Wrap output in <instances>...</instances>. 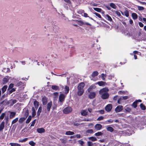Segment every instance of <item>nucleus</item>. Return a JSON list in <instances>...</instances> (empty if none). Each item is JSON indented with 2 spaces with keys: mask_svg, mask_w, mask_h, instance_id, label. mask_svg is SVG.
Masks as SVG:
<instances>
[{
  "mask_svg": "<svg viewBox=\"0 0 146 146\" xmlns=\"http://www.w3.org/2000/svg\"><path fill=\"white\" fill-rule=\"evenodd\" d=\"M108 89L107 88H104L100 90L99 94L101 96L102 99H106L109 98V94L108 93Z\"/></svg>",
  "mask_w": 146,
  "mask_h": 146,
  "instance_id": "f257e3e1",
  "label": "nucleus"
},
{
  "mask_svg": "<svg viewBox=\"0 0 146 146\" xmlns=\"http://www.w3.org/2000/svg\"><path fill=\"white\" fill-rule=\"evenodd\" d=\"M85 86L84 83L83 82H82L79 84L78 86V92H77V94L78 96H81L83 94L84 92V88Z\"/></svg>",
  "mask_w": 146,
  "mask_h": 146,
  "instance_id": "f03ea898",
  "label": "nucleus"
},
{
  "mask_svg": "<svg viewBox=\"0 0 146 146\" xmlns=\"http://www.w3.org/2000/svg\"><path fill=\"white\" fill-rule=\"evenodd\" d=\"M72 110V108L71 107H68L65 108L63 110V111L65 114H68L71 112Z\"/></svg>",
  "mask_w": 146,
  "mask_h": 146,
  "instance_id": "7ed1b4c3",
  "label": "nucleus"
},
{
  "mask_svg": "<svg viewBox=\"0 0 146 146\" xmlns=\"http://www.w3.org/2000/svg\"><path fill=\"white\" fill-rule=\"evenodd\" d=\"M88 94V97L90 99H93L96 96V93L95 92H90Z\"/></svg>",
  "mask_w": 146,
  "mask_h": 146,
  "instance_id": "20e7f679",
  "label": "nucleus"
},
{
  "mask_svg": "<svg viewBox=\"0 0 146 146\" xmlns=\"http://www.w3.org/2000/svg\"><path fill=\"white\" fill-rule=\"evenodd\" d=\"M65 96H66L62 94H60L59 96V101L62 104L64 101Z\"/></svg>",
  "mask_w": 146,
  "mask_h": 146,
  "instance_id": "39448f33",
  "label": "nucleus"
},
{
  "mask_svg": "<svg viewBox=\"0 0 146 146\" xmlns=\"http://www.w3.org/2000/svg\"><path fill=\"white\" fill-rule=\"evenodd\" d=\"M112 105L111 104H109L106 106L105 109L107 112H109L111 110L112 108Z\"/></svg>",
  "mask_w": 146,
  "mask_h": 146,
  "instance_id": "423d86ee",
  "label": "nucleus"
},
{
  "mask_svg": "<svg viewBox=\"0 0 146 146\" xmlns=\"http://www.w3.org/2000/svg\"><path fill=\"white\" fill-rule=\"evenodd\" d=\"M123 109V107L122 106H119L116 107L115 109V111L116 112H120Z\"/></svg>",
  "mask_w": 146,
  "mask_h": 146,
  "instance_id": "0eeeda50",
  "label": "nucleus"
},
{
  "mask_svg": "<svg viewBox=\"0 0 146 146\" xmlns=\"http://www.w3.org/2000/svg\"><path fill=\"white\" fill-rule=\"evenodd\" d=\"M10 78L8 76H6L3 79V84H6L10 79Z\"/></svg>",
  "mask_w": 146,
  "mask_h": 146,
  "instance_id": "6e6552de",
  "label": "nucleus"
},
{
  "mask_svg": "<svg viewBox=\"0 0 146 146\" xmlns=\"http://www.w3.org/2000/svg\"><path fill=\"white\" fill-rule=\"evenodd\" d=\"M104 16L105 18V19L110 22H111L113 20L111 17L109 15H108L106 14H104Z\"/></svg>",
  "mask_w": 146,
  "mask_h": 146,
  "instance_id": "1a4fd4ad",
  "label": "nucleus"
},
{
  "mask_svg": "<svg viewBox=\"0 0 146 146\" xmlns=\"http://www.w3.org/2000/svg\"><path fill=\"white\" fill-rule=\"evenodd\" d=\"M102 126L100 124H96L94 127L97 130H100L102 128Z\"/></svg>",
  "mask_w": 146,
  "mask_h": 146,
  "instance_id": "9d476101",
  "label": "nucleus"
},
{
  "mask_svg": "<svg viewBox=\"0 0 146 146\" xmlns=\"http://www.w3.org/2000/svg\"><path fill=\"white\" fill-rule=\"evenodd\" d=\"M96 88V86L94 84H92L90 86L89 88H88V92H91L92 90H94Z\"/></svg>",
  "mask_w": 146,
  "mask_h": 146,
  "instance_id": "9b49d317",
  "label": "nucleus"
},
{
  "mask_svg": "<svg viewBox=\"0 0 146 146\" xmlns=\"http://www.w3.org/2000/svg\"><path fill=\"white\" fill-rule=\"evenodd\" d=\"M42 100L43 105H45L46 104L47 102V98L45 96H44L42 98Z\"/></svg>",
  "mask_w": 146,
  "mask_h": 146,
  "instance_id": "f8f14e48",
  "label": "nucleus"
},
{
  "mask_svg": "<svg viewBox=\"0 0 146 146\" xmlns=\"http://www.w3.org/2000/svg\"><path fill=\"white\" fill-rule=\"evenodd\" d=\"M106 84V82L103 81H99L95 83L96 84H98L100 86H103Z\"/></svg>",
  "mask_w": 146,
  "mask_h": 146,
  "instance_id": "ddd939ff",
  "label": "nucleus"
},
{
  "mask_svg": "<svg viewBox=\"0 0 146 146\" xmlns=\"http://www.w3.org/2000/svg\"><path fill=\"white\" fill-rule=\"evenodd\" d=\"M52 106V102H50L48 103L47 105V109L48 111H50Z\"/></svg>",
  "mask_w": 146,
  "mask_h": 146,
  "instance_id": "4468645a",
  "label": "nucleus"
},
{
  "mask_svg": "<svg viewBox=\"0 0 146 146\" xmlns=\"http://www.w3.org/2000/svg\"><path fill=\"white\" fill-rule=\"evenodd\" d=\"M5 122L3 121L0 124V131H2L3 129H4L5 127Z\"/></svg>",
  "mask_w": 146,
  "mask_h": 146,
  "instance_id": "2eb2a0df",
  "label": "nucleus"
},
{
  "mask_svg": "<svg viewBox=\"0 0 146 146\" xmlns=\"http://www.w3.org/2000/svg\"><path fill=\"white\" fill-rule=\"evenodd\" d=\"M37 131L39 133H44L45 131V129L43 128H39L37 129Z\"/></svg>",
  "mask_w": 146,
  "mask_h": 146,
  "instance_id": "dca6fc26",
  "label": "nucleus"
},
{
  "mask_svg": "<svg viewBox=\"0 0 146 146\" xmlns=\"http://www.w3.org/2000/svg\"><path fill=\"white\" fill-rule=\"evenodd\" d=\"M107 75L106 74H102L99 76L100 77L102 78V80L105 81L106 80V77Z\"/></svg>",
  "mask_w": 146,
  "mask_h": 146,
  "instance_id": "f3484780",
  "label": "nucleus"
},
{
  "mask_svg": "<svg viewBox=\"0 0 146 146\" xmlns=\"http://www.w3.org/2000/svg\"><path fill=\"white\" fill-rule=\"evenodd\" d=\"M88 112L87 110H83L81 111V113L82 115L83 116H86Z\"/></svg>",
  "mask_w": 146,
  "mask_h": 146,
  "instance_id": "a211bd4d",
  "label": "nucleus"
},
{
  "mask_svg": "<svg viewBox=\"0 0 146 146\" xmlns=\"http://www.w3.org/2000/svg\"><path fill=\"white\" fill-rule=\"evenodd\" d=\"M93 9L94 10H95L98 12H102L103 13H104V11H102V9L100 8H98L94 7L93 8Z\"/></svg>",
  "mask_w": 146,
  "mask_h": 146,
  "instance_id": "6ab92c4d",
  "label": "nucleus"
},
{
  "mask_svg": "<svg viewBox=\"0 0 146 146\" xmlns=\"http://www.w3.org/2000/svg\"><path fill=\"white\" fill-rule=\"evenodd\" d=\"M121 13L122 15H125L126 17H128L129 16V12L127 11H125L123 13L121 12Z\"/></svg>",
  "mask_w": 146,
  "mask_h": 146,
  "instance_id": "aec40b11",
  "label": "nucleus"
},
{
  "mask_svg": "<svg viewBox=\"0 0 146 146\" xmlns=\"http://www.w3.org/2000/svg\"><path fill=\"white\" fill-rule=\"evenodd\" d=\"M124 109L125 111L127 112H130L131 110V109L129 106H127L125 107Z\"/></svg>",
  "mask_w": 146,
  "mask_h": 146,
  "instance_id": "412c9836",
  "label": "nucleus"
},
{
  "mask_svg": "<svg viewBox=\"0 0 146 146\" xmlns=\"http://www.w3.org/2000/svg\"><path fill=\"white\" fill-rule=\"evenodd\" d=\"M34 104L36 109H37L39 106V104L38 102L36 100L34 101Z\"/></svg>",
  "mask_w": 146,
  "mask_h": 146,
  "instance_id": "4be33fe9",
  "label": "nucleus"
},
{
  "mask_svg": "<svg viewBox=\"0 0 146 146\" xmlns=\"http://www.w3.org/2000/svg\"><path fill=\"white\" fill-rule=\"evenodd\" d=\"M16 113L13 112H11L10 118V119L13 118L15 115Z\"/></svg>",
  "mask_w": 146,
  "mask_h": 146,
  "instance_id": "5701e85b",
  "label": "nucleus"
},
{
  "mask_svg": "<svg viewBox=\"0 0 146 146\" xmlns=\"http://www.w3.org/2000/svg\"><path fill=\"white\" fill-rule=\"evenodd\" d=\"M7 88V85L4 86L2 88V93H4L6 90Z\"/></svg>",
  "mask_w": 146,
  "mask_h": 146,
  "instance_id": "b1692460",
  "label": "nucleus"
},
{
  "mask_svg": "<svg viewBox=\"0 0 146 146\" xmlns=\"http://www.w3.org/2000/svg\"><path fill=\"white\" fill-rule=\"evenodd\" d=\"M98 74V72L97 71H95L92 73V76L94 77L97 76Z\"/></svg>",
  "mask_w": 146,
  "mask_h": 146,
  "instance_id": "393cba45",
  "label": "nucleus"
},
{
  "mask_svg": "<svg viewBox=\"0 0 146 146\" xmlns=\"http://www.w3.org/2000/svg\"><path fill=\"white\" fill-rule=\"evenodd\" d=\"M74 134V133L73 132L70 131H67L66 133V134L67 135H72Z\"/></svg>",
  "mask_w": 146,
  "mask_h": 146,
  "instance_id": "a878e982",
  "label": "nucleus"
},
{
  "mask_svg": "<svg viewBox=\"0 0 146 146\" xmlns=\"http://www.w3.org/2000/svg\"><path fill=\"white\" fill-rule=\"evenodd\" d=\"M3 71L5 72H9L10 71V70L8 68H4L3 70Z\"/></svg>",
  "mask_w": 146,
  "mask_h": 146,
  "instance_id": "bb28decb",
  "label": "nucleus"
},
{
  "mask_svg": "<svg viewBox=\"0 0 146 146\" xmlns=\"http://www.w3.org/2000/svg\"><path fill=\"white\" fill-rule=\"evenodd\" d=\"M69 90V87L68 86H65L64 91H65V93L66 94H67V93H68Z\"/></svg>",
  "mask_w": 146,
  "mask_h": 146,
  "instance_id": "cd10ccee",
  "label": "nucleus"
},
{
  "mask_svg": "<svg viewBox=\"0 0 146 146\" xmlns=\"http://www.w3.org/2000/svg\"><path fill=\"white\" fill-rule=\"evenodd\" d=\"M9 145L11 146H21L20 144L17 143H9Z\"/></svg>",
  "mask_w": 146,
  "mask_h": 146,
  "instance_id": "c85d7f7f",
  "label": "nucleus"
},
{
  "mask_svg": "<svg viewBox=\"0 0 146 146\" xmlns=\"http://www.w3.org/2000/svg\"><path fill=\"white\" fill-rule=\"evenodd\" d=\"M107 130L108 131L110 132H112L113 131V129L111 127H108L106 128Z\"/></svg>",
  "mask_w": 146,
  "mask_h": 146,
  "instance_id": "c756f323",
  "label": "nucleus"
},
{
  "mask_svg": "<svg viewBox=\"0 0 146 146\" xmlns=\"http://www.w3.org/2000/svg\"><path fill=\"white\" fill-rule=\"evenodd\" d=\"M89 139L91 140L92 141H94L97 140V138L94 137H90L88 138Z\"/></svg>",
  "mask_w": 146,
  "mask_h": 146,
  "instance_id": "7c9ffc66",
  "label": "nucleus"
},
{
  "mask_svg": "<svg viewBox=\"0 0 146 146\" xmlns=\"http://www.w3.org/2000/svg\"><path fill=\"white\" fill-rule=\"evenodd\" d=\"M52 88L55 90H59L58 86L56 85H53L52 86Z\"/></svg>",
  "mask_w": 146,
  "mask_h": 146,
  "instance_id": "2f4dec72",
  "label": "nucleus"
},
{
  "mask_svg": "<svg viewBox=\"0 0 146 146\" xmlns=\"http://www.w3.org/2000/svg\"><path fill=\"white\" fill-rule=\"evenodd\" d=\"M110 6L112 8L116 9L117 8V6L113 3H111L110 4Z\"/></svg>",
  "mask_w": 146,
  "mask_h": 146,
  "instance_id": "473e14b6",
  "label": "nucleus"
},
{
  "mask_svg": "<svg viewBox=\"0 0 146 146\" xmlns=\"http://www.w3.org/2000/svg\"><path fill=\"white\" fill-rule=\"evenodd\" d=\"M26 118L27 117H26L21 118L19 120V122L20 123H22L25 121Z\"/></svg>",
  "mask_w": 146,
  "mask_h": 146,
  "instance_id": "72a5a7b5",
  "label": "nucleus"
},
{
  "mask_svg": "<svg viewBox=\"0 0 146 146\" xmlns=\"http://www.w3.org/2000/svg\"><path fill=\"white\" fill-rule=\"evenodd\" d=\"M133 18L134 19H135L137 18V14L135 13H133L132 14Z\"/></svg>",
  "mask_w": 146,
  "mask_h": 146,
  "instance_id": "f704fd0d",
  "label": "nucleus"
},
{
  "mask_svg": "<svg viewBox=\"0 0 146 146\" xmlns=\"http://www.w3.org/2000/svg\"><path fill=\"white\" fill-rule=\"evenodd\" d=\"M32 115L33 117L35 116L36 115V112L34 107L32 108Z\"/></svg>",
  "mask_w": 146,
  "mask_h": 146,
  "instance_id": "c9c22d12",
  "label": "nucleus"
},
{
  "mask_svg": "<svg viewBox=\"0 0 146 146\" xmlns=\"http://www.w3.org/2000/svg\"><path fill=\"white\" fill-rule=\"evenodd\" d=\"M42 108L41 107H40L39 108V109L38 110V111H37V115H38V116H39L40 113L41 112V111H42Z\"/></svg>",
  "mask_w": 146,
  "mask_h": 146,
  "instance_id": "e433bc0d",
  "label": "nucleus"
},
{
  "mask_svg": "<svg viewBox=\"0 0 146 146\" xmlns=\"http://www.w3.org/2000/svg\"><path fill=\"white\" fill-rule=\"evenodd\" d=\"M32 118L31 116H29L26 120V123H28L30 121Z\"/></svg>",
  "mask_w": 146,
  "mask_h": 146,
  "instance_id": "4c0bfd02",
  "label": "nucleus"
},
{
  "mask_svg": "<svg viewBox=\"0 0 146 146\" xmlns=\"http://www.w3.org/2000/svg\"><path fill=\"white\" fill-rule=\"evenodd\" d=\"M102 134L103 133L101 132H98L95 133V135L97 136H99L102 135Z\"/></svg>",
  "mask_w": 146,
  "mask_h": 146,
  "instance_id": "58836bf2",
  "label": "nucleus"
},
{
  "mask_svg": "<svg viewBox=\"0 0 146 146\" xmlns=\"http://www.w3.org/2000/svg\"><path fill=\"white\" fill-rule=\"evenodd\" d=\"M14 84L12 83H11L10 84L9 86L8 89H7L8 90H9L13 88V87Z\"/></svg>",
  "mask_w": 146,
  "mask_h": 146,
  "instance_id": "ea45409f",
  "label": "nucleus"
},
{
  "mask_svg": "<svg viewBox=\"0 0 146 146\" xmlns=\"http://www.w3.org/2000/svg\"><path fill=\"white\" fill-rule=\"evenodd\" d=\"M28 138H25L23 139H21L19 140V142H24L27 141L28 140Z\"/></svg>",
  "mask_w": 146,
  "mask_h": 146,
  "instance_id": "a19ab883",
  "label": "nucleus"
},
{
  "mask_svg": "<svg viewBox=\"0 0 146 146\" xmlns=\"http://www.w3.org/2000/svg\"><path fill=\"white\" fill-rule=\"evenodd\" d=\"M137 101H135L133 103L132 106L135 108H136L137 106Z\"/></svg>",
  "mask_w": 146,
  "mask_h": 146,
  "instance_id": "79ce46f5",
  "label": "nucleus"
},
{
  "mask_svg": "<svg viewBox=\"0 0 146 146\" xmlns=\"http://www.w3.org/2000/svg\"><path fill=\"white\" fill-rule=\"evenodd\" d=\"M6 115V113H2L1 115L0 116V119H3L4 118L5 116Z\"/></svg>",
  "mask_w": 146,
  "mask_h": 146,
  "instance_id": "37998d69",
  "label": "nucleus"
},
{
  "mask_svg": "<svg viewBox=\"0 0 146 146\" xmlns=\"http://www.w3.org/2000/svg\"><path fill=\"white\" fill-rule=\"evenodd\" d=\"M18 118L17 117L13 120L12 122V125L16 123L18 121Z\"/></svg>",
  "mask_w": 146,
  "mask_h": 146,
  "instance_id": "c03bdc74",
  "label": "nucleus"
},
{
  "mask_svg": "<svg viewBox=\"0 0 146 146\" xmlns=\"http://www.w3.org/2000/svg\"><path fill=\"white\" fill-rule=\"evenodd\" d=\"M29 144L31 146H35L36 144V143L33 141H30L29 143Z\"/></svg>",
  "mask_w": 146,
  "mask_h": 146,
  "instance_id": "a18cd8bd",
  "label": "nucleus"
},
{
  "mask_svg": "<svg viewBox=\"0 0 146 146\" xmlns=\"http://www.w3.org/2000/svg\"><path fill=\"white\" fill-rule=\"evenodd\" d=\"M114 120L112 119H109L106 121V124H108V123H111L113 122Z\"/></svg>",
  "mask_w": 146,
  "mask_h": 146,
  "instance_id": "49530a36",
  "label": "nucleus"
},
{
  "mask_svg": "<svg viewBox=\"0 0 146 146\" xmlns=\"http://www.w3.org/2000/svg\"><path fill=\"white\" fill-rule=\"evenodd\" d=\"M81 23L83 25H87L91 26V25L88 22H81Z\"/></svg>",
  "mask_w": 146,
  "mask_h": 146,
  "instance_id": "de8ad7c7",
  "label": "nucleus"
},
{
  "mask_svg": "<svg viewBox=\"0 0 146 146\" xmlns=\"http://www.w3.org/2000/svg\"><path fill=\"white\" fill-rule=\"evenodd\" d=\"M138 10L139 11H142L144 9V8L143 7L137 6Z\"/></svg>",
  "mask_w": 146,
  "mask_h": 146,
  "instance_id": "09e8293b",
  "label": "nucleus"
},
{
  "mask_svg": "<svg viewBox=\"0 0 146 146\" xmlns=\"http://www.w3.org/2000/svg\"><path fill=\"white\" fill-rule=\"evenodd\" d=\"M93 130L92 129H90L87 130L86 131V133H89L90 134H92V133H93Z\"/></svg>",
  "mask_w": 146,
  "mask_h": 146,
  "instance_id": "8fccbe9b",
  "label": "nucleus"
},
{
  "mask_svg": "<svg viewBox=\"0 0 146 146\" xmlns=\"http://www.w3.org/2000/svg\"><path fill=\"white\" fill-rule=\"evenodd\" d=\"M140 106L141 109L142 110H145V107L143 104H141L140 105Z\"/></svg>",
  "mask_w": 146,
  "mask_h": 146,
  "instance_id": "3c124183",
  "label": "nucleus"
},
{
  "mask_svg": "<svg viewBox=\"0 0 146 146\" xmlns=\"http://www.w3.org/2000/svg\"><path fill=\"white\" fill-rule=\"evenodd\" d=\"M11 89V90L9 91V94H11L13 92H15V88H13Z\"/></svg>",
  "mask_w": 146,
  "mask_h": 146,
  "instance_id": "603ef678",
  "label": "nucleus"
},
{
  "mask_svg": "<svg viewBox=\"0 0 146 146\" xmlns=\"http://www.w3.org/2000/svg\"><path fill=\"white\" fill-rule=\"evenodd\" d=\"M94 14L96 15L100 18H102L101 15L99 13H94Z\"/></svg>",
  "mask_w": 146,
  "mask_h": 146,
  "instance_id": "864d4df0",
  "label": "nucleus"
},
{
  "mask_svg": "<svg viewBox=\"0 0 146 146\" xmlns=\"http://www.w3.org/2000/svg\"><path fill=\"white\" fill-rule=\"evenodd\" d=\"M78 142L79 144H80L81 146L83 145L84 142L83 141L81 140H79L78 141Z\"/></svg>",
  "mask_w": 146,
  "mask_h": 146,
  "instance_id": "5fc2aeb1",
  "label": "nucleus"
},
{
  "mask_svg": "<svg viewBox=\"0 0 146 146\" xmlns=\"http://www.w3.org/2000/svg\"><path fill=\"white\" fill-rule=\"evenodd\" d=\"M104 118V117L103 116L99 117L97 119L98 121H100L102 120Z\"/></svg>",
  "mask_w": 146,
  "mask_h": 146,
  "instance_id": "6e6d98bb",
  "label": "nucleus"
},
{
  "mask_svg": "<svg viewBox=\"0 0 146 146\" xmlns=\"http://www.w3.org/2000/svg\"><path fill=\"white\" fill-rule=\"evenodd\" d=\"M22 84V83L21 82H20L18 83H17L15 86H19L21 85Z\"/></svg>",
  "mask_w": 146,
  "mask_h": 146,
  "instance_id": "4d7b16f0",
  "label": "nucleus"
},
{
  "mask_svg": "<svg viewBox=\"0 0 146 146\" xmlns=\"http://www.w3.org/2000/svg\"><path fill=\"white\" fill-rule=\"evenodd\" d=\"M29 115V110H27L25 112V117H27V116L28 115Z\"/></svg>",
  "mask_w": 146,
  "mask_h": 146,
  "instance_id": "13d9d810",
  "label": "nucleus"
},
{
  "mask_svg": "<svg viewBox=\"0 0 146 146\" xmlns=\"http://www.w3.org/2000/svg\"><path fill=\"white\" fill-rule=\"evenodd\" d=\"M36 120L35 119L34 120V121L32 122V123H31V127H32V126H33L35 124V122H36Z\"/></svg>",
  "mask_w": 146,
  "mask_h": 146,
  "instance_id": "bf43d9fd",
  "label": "nucleus"
},
{
  "mask_svg": "<svg viewBox=\"0 0 146 146\" xmlns=\"http://www.w3.org/2000/svg\"><path fill=\"white\" fill-rule=\"evenodd\" d=\"M87 143L88 146H92L93 145V143L91 141H88Z\"/></svg>",
  "mask_w": 146,
  "mask_h": 146,
  "instance_id": "052dcab7",
  "label": "nucleus"
},
{
  "mask_svg": "<svg viewBox=\"0 0 146 146\" xmlns=\"http://www.w3.org/2000/svg\"><path fill=\"white\" fill-rule=\"evenodd\" d=\"M129 98V96H125L122 97V99L124 100H126Z\"/></svg>",
  "mask_w": 146,
  "mask_h": 146,
  "instance_id": "680f3d73",
  "label": "nucleus"
},
{
  "mask_svg": "<svg viewBox=\"0 0 146 146\" xmlns=\"http://www.w3.org/2000/svg\"><path fill=\"white\" fill-rule=\"evenodd\" d=\"M99 112L101 114H103L104 113V110H101L99 111Z\"/></svg>",
  "mask_w": 146,
  "mask_h": 146,
  "instance_id": "e2e57ef3",
  "label": "nucleus"
},
{
  "mask_svg": "<svg viewBox=\"0 0 146 146\" xmlns=\"http://www.w3.org/2000/svg\"><path fill=\"white\" fill-rule=\"evenodd\" d=\"M115 13L119 16H120L121 15L120 13L117 11H116Z\"/></svg>",
  "mask_w": 146,
  "mask_h": 146,
  "instance_id": "0e129e2a",
  "label": "nucleus"
},
{
  "mask_svg": "<svg viewBox=\"0 0 146 146\" xmlns=\"http://www.w3.org/2000/svg\"><path fill=\"white\" fill-rule=\"evenodd\" d=\"M114 76L113 75H110L108 76V79H111L112 78H114Z\"/></svg>",
  "mask_w": 146,
  "mask_h": 146,
  "instance_id": "69168bd1",
  "label": "nucleus"
},
{
  "mask_svg": "<svg viewBox=\"0 0 146 146\" xmlns=\"http://www.w3.org/2000/svg\"><path fill=\"white\" fill-rule=\"evenodd\" d=\"M139 24L140 27H143V24L141 22H139Z\"/></svg>",
  "mask_w": 146,
  "mask_h": 146,
  "instance_id": "338daca9",
  "label": "nucleus"
},
{
  "mask_svg": "<svg viewBox=\"0 0 146 146\" xmlns=\"http://www.w3.org/2000/svg\"><path fill=\"white\" fill-rule=\"evenodd\" d=\"M83 16L85 17H88L89 16H88V15L86 13H84Z\"/></svg>",
  "mask_w": 146,
  "mask_h": 146,
  "instance_id": "774afa93",
  "label": "nucleus"
}]
</instances>
